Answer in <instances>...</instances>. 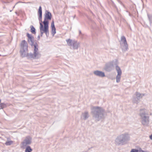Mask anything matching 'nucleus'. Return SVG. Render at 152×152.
<instances>
[{"mask_svg": "<svg viewBox=\"0 0 152 152\" xmlns=\"http://www.w3.org/2000/svg\"><path fill=\"white\" fill-rule=\"evenodd\" d=\"M20 53L23 57H30V54H28V44L25 40H23L21 42Z\"/></svg>", "mask_w": 152, "mask_h": 152, "instance_id": "20e7f679", "label": "nucleus"}, {"mask_svg": "<svg viewBox=\"0 0 152 152\" xmlns=\"http://www.w3.org/2000/svg\"><path fill=\"white\" fill-rule=\"evenodd\" d=\"M44 26L42 24L40 23V35L42 36L44 33H45L47 36L48 35L49 31V23L45 22H43Z\"/></svg>", "mask_w": 152, "mask_h": 152, "instance_id": "39448f33", "label": "nucleus"}, {"mask_svg": "<svg viewBox=\"0 0 152 152\" xmlns=\"http://www.w3.org/2000/svg\"><path fill=\"white\" fill-rule=\"evenodd\" d=\"M89 115L88 112H85L82 113L81 118L82 120H86L89 117Z\"/></svg>", "mask_w": 152, "mask_h": 152, "instance_id": "4468645a", "label": "nucleus"}, {"mask_svg": "<svg viewBox=\"0 0 152 152\" xmlns=\"http://www.w3.org/2000/svg\"><path fill=\"white\" fill-rule=\"evenodd\" d=\"M4 107V105H0V109Z\"/></svg>", "mask_w": 152, "mask_h": 152, "instance_id": "393cba45", "label": "nucleus"}, {"mask_svg": "<svg viewBox=\"0 0 152 152\" xmlns=\"http://www.w3.org/2000/svg\"><path fill=\"white\" fill-rule=\"evenodd\" d=\"M113 63L112 62H111L106 64L104 69L107 71L110 72L113 69Z\"/></svg>", "mask_w": 152, "mask_h": 152, "instance_id": "9b49d317", "label": "nucleus"}, {"mask_svg": "<svg viewBox=\"0 0 152 152\" xmlns=\"http://www.w3.org/2000/svg\"><path fill=\"white\" fill-rule=\"evenodd\" d=\"M25 148V152H31L32 151V149L29 146H28L26 147Z\"/></svg>", "mask_w": 152, "mask_h": 152, "instance_id": "4be33fe9", "label": "nucleus"}, {"mask_svg": "<svg viewBox=\"0 0 152 152\" xmlns=\"http://www.w3.org/2000/svg\"><path fill=\"white\" fill-rule=\"evenodd\" d=\"M35 30V28L33 27V26H31V32L32 33L35 34L36 33Z\"/></svg>", "mask_w": 152, "mask_h": 152, "instance_id": "5701e85b", "label": "nucleus"}, {"mask_svg": "<svg viewBox=\"0 0 152 152\" xmlns=\"http://www.w3.org/2000/svg\"><path fill=\"white\" fill-rule=\"evenodd\" d=\"M32 138L29 136H27L25 137L22 142L20 144V147L21 148L25 149L30 145L32 143Z\"/></svg>", "mask_w": 152, "mask_h": 152, "instance_id": "0eeeda50", "label": "nucleus"}, {"mask_svg": "<svg viewBox=\"0 0 152 152\" xmlns=\"http://www.w3.org/2000/svg\"><path fill=\"white\" fill-rule=\"evenodd\" d=\"M150 137V139L151 140H152V134H151V135L150 136V137Z\"/></svg>", "mask_w": 152, "mask_h": 152, "instance_id": "a878e982", "label": "nucleus"}, {"mask_svg": "<svg viewBox=\"0 0 152 152\" xmlns=\"http://www.w3.org/2000/svg\"><path fill=\"white\" fill-rule=\"evenodd\" d=\"M32 47L34 48L33 53L32 54H30V57L34 59L40 58L41 56V54L39 52L38 45H34V46Z\"/></svg>", "mask_w": 152, "mask_h": 152, "instance_id": "423d86ee", "label": "nucleus"}, {"mask_svg": "<svg viewBox=\"0 0 152 152\" xmlns=\"http://www.w3.org/2000/svg\"><path fill=\"white\" fill-rule=\"evenodd\" d=\"M140 111L141 123L143 125L147 126L149 123V115H151V113L149 110L145 109H141Z\"/></svg>", "mask_w": 152, "mask_h": 152, "instance_id": "f03ea898", "label": "nucleus"}, {"mask_svg": "<svg viewBox=\"0 0 152 152\" xmlns=\"http://www.w3.org/2000/svg\"><path fill=\"white\" fill-rule=\"evenodd\" d=\"M145 95L143 93H140L136 92L135 94V96L133 97V101L134 103L137 104L139 100L142 98Z\"/></svg>", "mask_w": 152, "mask_h": 152, "instance_id": "1a4fd4ad", "label": "nucleus"}, {"mask_svg": "<svg viewBox=\"0 0 152 152\" xmlns=\"http://www.w3.org/2000/svg\"><path fill=\"white\" fill-rule=\"evenodd\" d=\"M121 75H117L116 77V82L119 83L120 82L121 79Z\"/></svg>", "mask_w": 152, "mask_h": 152, "instance_id": "aec40b11", "label": "nucleus"}, {"mask_svg": "<svg viewBox=\"0 0 152 152\" xmlns=\"http://www.w3.org/2000/svg\"><path fill=\"white\" fill-rule=\"evenodd\" d=\"M27 35L28 38V42L32 47H34V45L37 44L36 42H34V37L28 33H27Z\"/></svg>", "mask_w": 152, "mask_h": 152, "instance_id": "f8f14e48", "label": "nucleus"}, {"mask_svg": "<svg viewBox=\"0 0 152 152\" xmlns=\"http://www.w3.org/2000/svg\"><path fill=\"white\" fill-rule=\"evenodd\" d=\"M51 13L48 11H46L45 15L44 20L43 22L49 23V20H51Z\"/></svg>", "mask_w": 152, "mask_h": 152, "instance_id": "9d476101", "label": "nucleus"}, {"mask_svg": "<svg viewBox=\"0 0 152 152\" xmlns=\"http://www.w3.org/2000/svg\"><path fill=\"white\" fill-rule=\"evenodd\" d=\"M93 73L95 75L100 77H103L105 76L104 72L99 70L94 71Z\"/></svg>", "mask_w": 152, "mask_h": 152, "instance_id": "ddd939ff", "label": "nucleus"}, {"mask_svg": "<svg viewBox=\"0 0 152 152\" xmlns=\"http://www.w3.org/2000/svg\"><path fill=\"white\" fill-rule=\"evenodd\" d=\"M91 113L93 117L96 121L102 120L105 118V112L100 107H96L92 108Z\"/></svg>", "mask_w": 152, "mask_h": 152, "instance_id": "f257e3e1", "label": "nucleus"}, {"mask_svg": "<svg viewBox=\"0 0 152 152\" xmlns=\"http://www.w3.org/2000/svg\"><path fill=\"white\" fill-rule=\"evenodd\" d=\"M66 42L67 45L73 49H77L80 46V42L77 41L68 39L66 40Z\"/></svg>", "mask_w": 152, "mask_h": 152, "instance_id": "6e6552de", "label": "nucleus"}, {"mask_svg": "<svg viewBox=\"0 0 152 152\" xmlns=\"http://www.w3.org/2000/svg\"><path fill=\"white\" fill-rule=\"evenodd\" d=\"M13 143V142L12 140H9L7 139V141L6 142L5 144L6 145H10L12 144Z\"/></svg>", "mask_w": 152, "mask_h": 152, "instance_id": "6ab92c4d", "label": "nucleus"}, {"mask_svg": "<svg viewBox=\"0 0 152 152\" xmlns=\"http://www.w3.org/2000/svg\"><path fill=\"white\" fill-rule=\"evenodd\" d=\"M131 152H138V150L135 149H132Z\"/></svg>", "mask_w": 152, "mask_h": 152, "instance_id": "b1692460", "label": "nucleus"}, {"mask_svg": "<svg viewBox=\"0 0 152 152\" xmlns=\"http://www.w3.org/2000/svg\"><path fill=\"white\" fill-rule=\"evenodd\" d=\"M120 44V45L127 44L126 38L124 36H122L121 37Z\"/></svg>", "mask_w": 152, "mask_h": 152, "instance_id": "dca6fc26", "label": "nucleus"}, {"mask_svg": "<svg viewBox=\"0 0 152 152\" xmlns=\"http://www.w3.org/2000/svg\"><path fill=\"white\" fill-rule=\"evenodd\" d=\"M130 140V137L128 134H122L118 136L115 140L116 145H123Z\"/></svg>", "mask_w": 152, "mask_h": 152, "instance_id": "7ed1b4c3", "label": "nucleus"}, {"mask_svg": "<svg viewBox=\"0 0 152 152\" xmlns=\"http://www.w3.org/2000/svg\"><path fill=\"white\" fill-rule=\"evenodd\" d=\"M121 48L123 52H125L128 49L127 44L121 45Z\"/></svg>", "mask_w": 152, "mask_h": 152, "instance_id": "f3484780", "label": "nucleus"}, {"mask_svg": "<svg viewBox=\"0 0 152 152\" xmlns=\"http://www.w3.org/2000/svg\"><path fill=\"white\" fill-rule=\"evenodd\" d=\"M38 12L39 14V17L40 18H42V9L41 6L39 8Z\"/></svg>", "mask_w": 152, "mask_h": 152, "instance_id": "412c9836", "label": "nucleus"}, {"mask_svg": "<svg viewBox=\"0 0 152 152\" xmlns=\"http://www.w3.org/2000/svg\"><path fill=\"white\" fill-rule=\"evenodd\" d=\"M51 28L52 29V34L53 36L56 33V29L55 27L53 21L51 23Z\"/></svg>", "mask_w": 152, "mask_h": 152, "instance_id": "2eb2a0df", "label": "nucleus"}, {"mask_svg": "<svg viewBox=\"0 0 152 152\" xmlns=\"http://www.w3.org/2000/svg\"><path fill=\"white\" fill-rule=\"evenodd\" d=\"M1 102V100L0 99V103Z\"/></svg>", "mask_w": 152, "mask_h": 152, "instance_id": "bb28decb", "label": "nucleus"}, {"mask_svg": "<svg viewBox=\"0 0 152 152\" xmlns=\"http://www.w3.org/2000/svg\"><path fill=\"white\" fill-rule=\"evenodd\" d=\"M115 69L117 73V75H121L122 71L120 67L118 66H116L115 67Z\"/></svg>", "mask_w": 152, "mask_h": 152, "instance_id": "a211bd4d", "label": "nucleus"}]
</instances>
